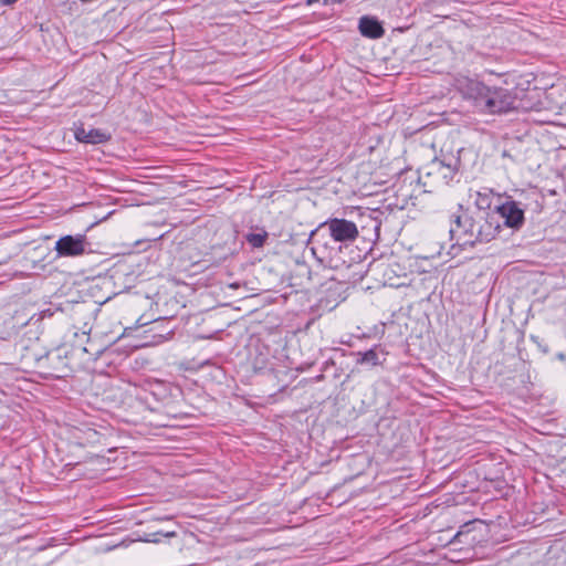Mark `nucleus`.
Masks as SVG:
<instances>
[{
	"instance_id": "nucleus-1",
	"label": "nucleus",
	"mask_w": 566,
	"mask_h": 566,
	"mask_svg": "<svg viewBox=\"0 0 566 566\" xmlns=\"http://www.w3.org/2000/svg\"><path fill=\"white\" fill-rule=\"evenodd\" d=\"M499 230L500 224L486 211H464L454 214L451 217L449 229L450 241L453 242L451 250L457 247H473L475 243L489 242L495 238Z\"/></svg>"
},
{
	"instance_id": "nucleus-2",
	"label": "nucleus",
	"mask_w": 566,
	"mask_h": 566,
	"mask_svg": "<svg viewBox=\"0 0 566 566\" xmlns=\"http://www.w3.org/2000/svg\"><path fill=\"white\" fill-rule=\"evenodd\" d=\"M533 85V112L546 111L554 115L566 111V82L542 83L537 77Z\"/></svg>"
},
{
	"instance_id": "nucleus-3",
	"label": "nucleus",
	"mask_w": 566,
	"mask_h": 566,
	"mask_svg": "<svg viewBox=\"0 0 566 566\" xmlns=\"http://www.w3.org/2000/svg\"><path fill=\"white\" fill-rule=\"evenodd\" d=\"M467 95L490 114L505 113L512 108V98L503 88H490L478 81L468 83Z\"/></svg>"
},
{
	"instance_id": "nucleus-4",
	"label": "nucleus",
	"mask_w": 566,
	"mask_h": 566,
	"mask_svg": "<svg viewBox=\"0 0 566 566\" xmlns=\"http://www.w3.org/2000/svg\"><path fill=\"white\" fill-rule=\"evenodd\" d=\"M310 241L312 243V252L316 260L327 268H337V260L342 252V245H336L337 242L328 237L322 226H318L311 232Z\"/></svg>"
},
{
	"instance_id": "nucleus-5",
	"label": "nucleus",
	"mask_w": 566,
	"mask_h": 566,
	"mask_svg": "<svg viewBox=\"0 0 566 566\" xmlns=\"http://www.w3.org/2000/svg\"><path fill=\"white\" fill-rule=\"evenodd\" d=\"M319 226H322V230H325L328 233V237L333 242H338L345 245L354 242L359 235L356 223L350 220L332 218L322 222Z\"/></svg>"
},
{
	"instance_id": "nucleus-6",
	"label": "nucleus",
	"mask_w": 566,
	"mask_h": 566,
	"mask_svg": "<svg viewBox=\"0 0 566 566\" xmlns=\"http://www.w3.org/2000/svg\"><path fill=\"white\" fill-rule=\"evenodd\" d=\"M88 242L84 234L64 235L55 243V251L60 256H78L86 252Z\"/></svg>"
},
{
	"instance_id": "nucleus-7",
	"label": "nucleus",
	"mask_w": 566,
	"mask_h": 566,
	"mask_svg": "<svg viewBox=\"0 0 566 566\" xmlns=\"http://www.w3.org/2000/svg\"><path fill=\"white\" fill-rule=\"evenodd\" d=\"M488 214L493 216L494 220L499 224L500 219H502L504 224L511 228L520 227L524 220L523 211L514 201H506L505 203L497 206L494 211L488 212Z\"/></svg>"
},
{
	"instance_id": "nucleus-8",
	"label": "nucleus",
	"mask_w": 566,
	"mask_h": 566,
	"mask_svg": "<svg viewBox=\"0 0 566 566\" xmlns=\"http://www.w3.org/2000/svg\"><path fill=\"white\" fill-rule=\"evenodd\" d=\"M556 398L552 392H543L533 396V413L538 418L551 416L555 412Z\"/></svg>"
},
{
	"instance_id": "nucleus-9",
	"label": "nucleus",
	"mask_w": 566,
	"mask_h": 566,
	"mask_svg": "<svg viewBox=\"0 0 566 566\" xmlns=\"http://www.w3.org/2000/svg\"><path fill=\"white\" fill-rule=\"evenodd\" d=\"M75 138L86 144H104L111 139V135L98 128L85 129L83 126L75 129Z\"/></svg>"
},
{
	"instance_id": "nucleus-10",
	"label": "nucleus",
	"mask_w": 566,
	"mask_h": 566,
	"mask_svg": "<svg viewBox=\"0 0 566 566\" xmlns=\"http://www.w3.org/2000/svg\"><path fill=\"white\" fill-rule=\"evenodd\" d=\"M358 29L363 36L369 39H379L385 34V30L380 22L376 18L369 15H364L359 19Z\"/></svg>"
},
{
	"instance_id": "nucleus-11",
	"label": "nucleus",
	"mask_w": 566,
	"mask_h": 566,
	"mask_svg": "<svg viewBox=\"0 0 566 566\" xmlns=\"http://www.w3.org/2000/svg\"><path fill=\"white\" fill-rule=\"evenodd\" d=\"M357 364L359 365H369L371 367H375L377 365H379V358H378V354L376 352L375 348H370L369 350L365 352V353H357Z\"/></svg>"
},
{
	"instance_id": "nucleus-12",
	"label": "nucleus",
	"mask_w": 566,
	"mask_h": 566,
	"mask_svg": "<svg viewBox=\"0 0 566 566\" xmlns=\"http://www.w3.org/2000/svg\"><path fill=\"white\" fill-rule=\"evenodd\" d=\"M175 536H176V532H174V531H170V532L158 531V532L145 534V536L142 537L139 541L145 542V543L158 544L161 542L163 537L170 538V537H175Z\"/></svg>"
},
{
	"instance_id": "nucleus-13",
	"label": "nucleus",
	"mask_w": 566,
	"mask_h": 566,
	"mask_svg": "<svg viewBox=\"0 0 566 566\" xmlns=\"http://www.w3.org/2000/svg\"><path fill=\"white\" fill-rule=\"evenodd\" d=\"M245 239L253 248H262L268 239V232L261 231L258 233H248Z\"/></svg>"
},
{
	"instance_id": "nucleus-14",
	"label": "nucleus",
	"mask_w": 566,
	"mask_h": 566,
	"mask_svg": "<svg viewBox=\"0 0 566 566\" xmlns=\"http://www.w3.org/2000/svg\"><path fill=\"white\" fill-rule=\"evenodd\" d=\"M476 206L479 208L476 211H484V208L490 206L489 196L478 192Z\"/></svg>"
},
{
	"instance_id": "nucleus-15",
	"label": "nucleus",
	"mask_w": 566,
	"mask_h": 566,
	"mask_svg": "<svg viewBox=\"0 0 566 566\" xmlns=\"http://www.w3.org/2000/svg\"><path fill=\"white\" fill-rule=\"evenodd\" d=\"M436 165L438 166L439 169L446 170L443 172L444 178H448V177L452 178L454 176L455 170L451 166H444L442 161H439Z\"/></svg>"
},
{
	"instance_id": "nucleus-16",
	"label": "nucleus",
	"mask_w": 566,
	"mask_h": 566,
	"mask_svg": "<svg viewBox=\"0 0 566 566\" xmlns=\"http://www.w3.org/2000/svg\"><path fill=\"white\" fill-rule=\"evenodd\" d=\"M532 122H533V123H539V124H543V123H548V122H551V119H549V118H535V117H533V118H532Z\"/></svg>"
},
{
	"instance_id": "nucleus-17",
	"label": "nucleus",
	"mask_w": 566,
	"mask_h": 566,
	"mask_svg": "<svg viewBox=\"0 0 566 566\" xmlns=\"http://www.w3.org/2000/svg\"><path fill=\"white\" fill-rule=\"evenodd\" d=\"M462 536V532H458L454 537L451 539V544L455 543V542H460V537Z\"/></svg>"
},
{
	"instance_id": "nucleus-18",
	"label": "nucleus",
	"mask_w": 566,
	"mask_h": 566,
	"mask_svg": "<svg viewBox=\"0 0 566 566\" xmlns=\"http://www.w3.org/2000/svg\"><path fill=\"white\" fill-rule=\"evenodd\" d=\"M18 0H0V2L3 4V6H11L13 4L14 2H17Z\"/></svg>"
},
{
	"instance_id": "nucleus-19",
	"label": "nucleus",
	"mask_w": 566,
	"mask_h": 566,
	"mask_svg": "<svg viewBox=\"0 0 566 566\" xmlns=\"http://www.w3.org/2000/svg\"><path fill=\"white\" fill-rule=\"evenodd\" d=\"M307 4H313L318 2L319 0H305Z\"/></svg>"
},
{
	"instance_id": "nucleus-20",
	"label": "nucleus",
	"mask_w": 566,
	"mask_h": 566,
	"mask_svg": "<svg viewBox=\"0 0 566 566\" xmlns=\"http://www.w3.org/2000/svg\"><path fill=\"white\" fill-rule=\"evenodd\" d=\"M333 2H340L342 0H332Z\"/></svg>"
}]
</instances>
